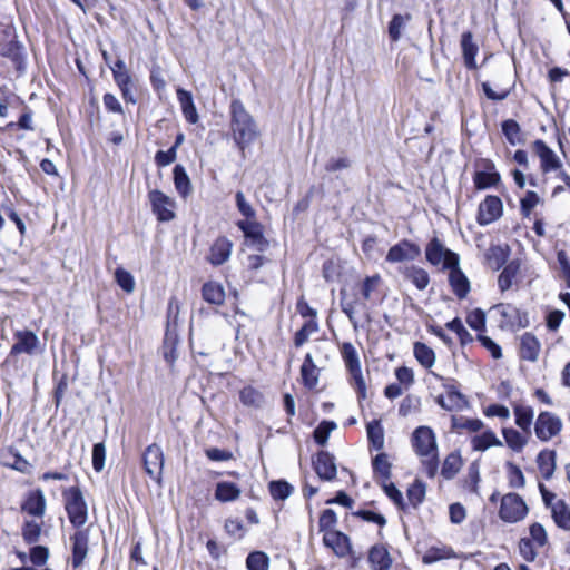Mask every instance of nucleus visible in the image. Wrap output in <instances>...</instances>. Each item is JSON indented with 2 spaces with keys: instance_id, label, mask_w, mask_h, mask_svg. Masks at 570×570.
Listing matches in <instances>:
<instances>
[{
  "instance_id": "nucleus-10",
  "label": "nucleus",
  "mask_w": 570,
  "mask_h": 570,
  "mask_svg": "<svg viewBox=\"0 0 570 570\" xmlns=\"http://www.w3.org/2000/svg\"><path fill=\"white\" fill-rule=\"evenodd\" d=\"M142 464L146 473L157 482H160L164 469V453L159 445H148L142 454Z\"/></svg>"
},
{
  "instance_id": "nucleus-43",
  "label": "nucleus",
  "mask_w": 570,
  "mask_h": 570,
  "mask_svg": "<svg viewBox=\"0 0 570 570\" xmlns=\"http://www.w3.org/2000/svg\"><path fill=\"white\" fill-rule=\"evenodd\" d=\"M367 438L376 450L384 446V430L379 421H372L367 424Z\"/></svg>"
},
{
  "instance_id": "nucleus-40",
  "label": "nucleus",
  "mask_w": 570,
  "mask_h": 570,
  "mask_svg": "<svg viewBox=\"0 0 570 570\" xmlns=\"http://www.w3.org/2000/svg\"><path fill=\"white\" fill-rule=\"evenodd\" d=\"M455 556L454 551L449 547H432L423 556V562L431 564L443 559H450Z\"/></svg>"
},
{
  "instance_id": "nucleus-13",
  "label": "nucleus",
  "mask_w": 570,
  "mask_h": 570,
  "mask_svg": "<svg viewBox=\"0 0 570 570\" xmlns=\"http://www.w3.org/2000/svg\"><path fill=\"white\" fill-rule=\"evenodd\" d=\"M420 255L421 249L416 244L409 240H402L389 249L385 259L390 263H402L415 261Z\"/></svg>"
},
{
  "instance_id": "nucleus-7",
  "label": "nucleus",
  "mask_w": 570,
  "mask_h": 570,
  "mask_svg": "<svg viewBox=\"0 0 570 570\" xmlns=\"http://www.w3.org/2000/svg\"><path fill=\"white\" fill-rule=\"evenodd\" d=\"M151 210L159 222H170L175 218L176 202L165 193L154 189L148 193Z\"/></svg>"
},
{
  "instance_id": "nucleus-4",
  "label": "nucleus",
  "mask_w": 570,
  "mask_h": 570,
  "mask_svg": "<svg viewBox=\"0 0 570 570\" xmlns=\"http://www.w3.org/2000/svg\"><path fill=\"white\" fill-rule=\"evenodd\" d=\"M341 355L347 371L354 381V386L357 391L358 397L365 399L366 384L362 374L361 362L355 346L350 342L343 343L341 345Z\"/></svg>"
},
{
  "instance_id": "nucleus-54",
  "label": "nucleus",
  "mask_w": 570,
  "mask_h": 570,
  "mask_svg": "<svg viewBox=\"0 0 570 570\" xmlns=\"http://www.w3.org/2000/svg\"><path fill=\"white\" fill-rule=\"evenodd\" d=\"M410 19V16L395 14L389 26V35L393 41H397L401 37V31L405 24V21Z\"/></svg>"
},
{
  "instance_id": "nucleus-63",
  "label": "nucleus",
  "mask_w": 570,
  "mask_h": 570,
  "mask_svg": "<svg viewBox=\"0 0 570 570\" xmlns=\"http://www.w3.org/2000/svg\"><path fill=\"white\" fill-rule=\"evenodd\" d=\"M177 158V153H175V148H169L168 150H158L155 155V163L158 167H166L174 163Z\"/></svg>"
},
{
  "instance_id": "nucleus-55",
  "label": "nucleus",
  "mask_w": 570,
  "mask_h": 570,
  "mask_svg": "<svg viewBox=\"0 0 570 570\" xmlns=\"http://www.w3.org/2000/svg\"><path fill=\"white\" fill-rule=\"evenodd\" d=\"M425 497V487L421 482H414L407 489V498L413 507H417Z\"/></svg>"
},
{
  "instance_id": "nucleus-44",
  "label": "nucleus",
  "mask_w": 570,
  "mask_h": 570,
  "mask_svg": "<svg viewBox=\"0 0 570 570\" xmlns=\"http://www.w3.org/2000/svg\"><path fill=\"white\" fill-rule=\"evenodd\" d=\"M239 399L245 406L258 407L263 403V394L252 386L240 390Z\"/></svg>"
},
{
  "instance_id": "nucleus-35",
  "label": "nucleus",
  "mask_w": 570,
  "mask_h": 570,
  "mask_svg": "<svg viewBox=\"0 0 570 570\" xmlns=\"http://www.w3.org/2000/svg\"><path fill=\"white\" fill-rule=\"evenodd\" d=\"M413 353L417 362L426 367L431 368L435 363V353L426 344L416 342L413 347Z\"/></svg>"
},
{
  "instance_id": "nucleus-46",
  "label": "nucleus",
  "mask_w": 570,
  "mask_h": 570,
  "mask_svg": "<svg viewBox=\"0 0 570 570\" xmlns=\"http://www.w3.org/2000/svg\"><path fill=\"white\" fill-rule=\"evenodd\" d=\"M318 331V324L315 320H308L302 328L295 334L294 344L295 346H302L309 336Z\"/></svg>"
},
{
  "instance_id": "nucleus-39",
  "label": "nucleus",
  "mask_w": 570,
  "mask_h": 570,
  "mask_svg": "<svg viewBox=\"0 0 570 570\" xmlns=\"http://www.w3.org/2000/svg\"><path fill=\"white\" fill-rule=\"evenodd\" d=\"M391 468L392 465L386 453H380L373 459L374 474L381 478L382 482L390 480Z\"/></svg>"
},
{
  "instance_id": "nucleus-15",
  "label": "nucleus",
  "mask_w": 570,
  "mask_h": 570,
  "mask_svg": "<svg viewBox=\"0 0 570 570\" xmlns=\"http://www.w3.org/2000/svg\"><path fill=\"white\" fill-rule=\"evenodd\" d=\"M313 466L321 480L332 481L336 478L337 469L334 456L326 451H320L313 460Z\"/></svg>"
},
{
  "instance_id": "nucleus-38",
  "label": "nucleus",
  "mask_w": 570,
  "mask_h": 570,
  "mask_svg": "<svg viewBox=\"0 0 570 570\" xmlns=\"http://www.w3.org/2000/svg\"><path fill=\"white\" fill-rule=\"evenodd\" d=\"M539 470L544 479H550L556 469V452L543 451L538 456Z\"/></svg>"
},
{
  "instance_id": "nucleus-37",
  "label": "nucleus",
  "mask_w": 570,
  "mask_h": 570,
  "mask_svg": "<svg viewBox=\"0 0 570 570\" xmlns=\"http://www.w3.org/2000/svg\"><path fill=\"white\" fill-rule=\"evenodd\" d=\"M554 522L564 530H570V511L562 500H557L551 509Z\"/></svg>"
},
{
  "instance_id": "nucleus-14",
  "label": "nucleus",
  "mask_w": 570,
  "mask_h": 570,
  "mask_svg": "<svg viewBox=\"0 0 570 570\" xmlns=\"http://www.w3.org/2000/svg\"><path fill=\"white\" fill-rule=\"evenodd\" d=\"M532 149L540 158V168L542 173L556 171L562 167L560 158L543 140H535L532 145Z\"/></svg>"
},
{
  "instance_id": "nucleus-18",
  "label": "nucleus",
  "mask_w": 570,
  "mask_h": 570,
  "mask_svg": "<svg viewBox=\"0 0 570 570\" xmlns=\"http://www.w3.org/2000/svg\"><path fill=\"white\" fill-rule=\"evenodd\" d=\"M499 181L500 175L495 171L494 164L490 160H484V170H478L473 176V183L478 190L497 186Z\"/></svg>"
},
{
  "instance_id": "nucleus-11",
  "label": "nucleus",
  "mask_w": 570,
  "mask_h": 570,
  "mask_svg": "<svg viewBox=\"0 0 570 570\" xmlns=\"http://www.w3.org/2000/svg\"><path fill=\"white\" fill-rule=\"evenodd\" d=\"M14 343L11 346L10 355L28 354L33 355L41 351V343L36 333L31 331H16Z\"/></svg>"
},
{
  "instance_id": "nucleus-52",
  "label": "nucleus",
  "mask_w": 570,
  "mask_h": 570,
  "mask_svg": "<svg viewBox=\"0 0 570 570\" xmlns=\"http://www.w3.org/2000/svg\"><path fill=\"white\" fill-rule=\"evenodd\" d=\"M502 131L511 145H517L520 141V126L517 121L512 119L503 121Z\"/></svg>"
},
{
  "instance_id": "nucleus-58",
  "label": "nucleus",
  "mask_w": 570,
  "mask_h": 570,
  "mask_svg": "<svg viewBox=\"0 0 570 570\" xmlns=\"http://www.w3.org/2000/svg\"><path fill=\"white\" fill-rule=\"evenodd\" d=\"M237 226L244 233L246 240H250L253 237L262 233L261 225L253 220H239Z\"/></svg>"
},
{
  "instance_id": "nucleus-12",
  "label": "nucleus",
  "mask_w": 570,
  "mask_h": 570,
  "mask_svg": "<svg viewBox=\"0 0 570 570\" xmlns=\"http://www.w3.org/2000/svg\"><path fill=\"white\" fill-rule=\"evenodd\" d=\"M503 205L499 197L489 195L479 205L478 223L489 225L502 216Z\"/></svg>"
},
{
  "instance_id": "nucleus-28",
  "label": "nucleus",
  "mask_w": 570,
  "mask_h": 570,
  "mask_svg": "<svg viewBox=\"0 0 570 570\" xmlns=\"http://www.w3.org/2000/svg\"><path fill=\"white\" fill-rule=\"evenodd\" d=\"M177 98L186 120L190 124L198 121V114L193 101L191 94L185 89H177Z\"/></svg>"
},
{
  "instance_id": "nucleus-1",
  "label": "nucleus",
  "mask_w": 570,
  "mask_h": 570,
  "mask_svg": "<svg viewBox=\"0 0 570 570\" xmlns=\"http://www.w3.org/2000/svg\"><path fill=\"white\" fill-rule=\"evenodd\" d=\"M232 129L235 141L244 149L250 145L259 135L253 117L245 109L239 100H234L230 105Z\"/></svg>"
},
{
  "instance_id": "nucleus-42",
  "label": "nucleus",
  "mask_w": 570,
  "mask_h": 570,
  "mask_svg": "<svg viewBox=\"0 0 570 570\" xmlns=\"http://www.w3.org/2000/svg\"><path fill=\"white\" fill-rule=\"evenodd\" d=\"M461 466V455L453 452L445 458L441 473L445 479H452L460 471Z\"/></svg>"
},
{
  "instance_id": "nucleus-24",
  "label": "nucleus",
  "mask_w": 570,
  "mask_h": 570,
  "mask_svg": "<svg viewBox=\"0 0 570 570\" xmlns=\"http://www.w3.org/2000/svg\"><path fill=\"white\" fill-rule=\"evenodd\" d=\"M368 561L373 570H390L392 559L383 546H374L368 552Z\"/></svg>"
},
{
  "instance_id": "nucleus-23",
  "label": "nucleus",
  "mask_w": 570,
  "mask_h": 570,
  "mask_svg": "<svg viewBox=\"0 0 570 570\" xmlns=\"http://www.w3.org/2000/svg\"><path fill=\"white\" fill-rule=\"evenodd\" d=\"M461 49L464 63L469 69L476 68L475 57L478 55V45L473 41V36L470 31L463 32L461 36Z\"/></svg>"
},
{
  "instance_id": "nucleus-32",
  "label": "nucleus",
  "mask_w": 570,
  "mask_h": 570,
  "mask_svg": "<svg viewBox=\"0 0 570 570\" xmlns=\"http://www.w3.org/2000/svg\"><path fill=\"white\" fill-rule=\"evenodd\" d=\"M242 491L233 482H218L215 490V498L220 502H230L239 498Z\"/></svg>"
},
{
  "instance_id": "nucleus-49",
  "label": "nucleus",
  "mask_w": 570,
  "mask_h": 570,
  "mask_svg": "<svg viewBox=\"0 0 570 570\" xmlns=\"http://www.w3.org/2000/svg\"><path fill=\"white\" fill-rule=\"evenodd\" d=\"M269 491L274 499L285 500L293 492V487L286 481H273L269 483Z\"/></svg>"
},
{
  "instance_id": "nucleus-21",
  "label": "nucleus",
  "mask_w": 570,
  "mask_h": 570,
  "mask_svg": "<svg viewBox=\"0 0 570 570\" xmlns=\"http://www.w3.org/2000/svg\"><path fill=\"white\" fill-rule=\"evenodd\" d=\"M541 351L540 341L532 333H524L520 337V357L529 362H537Z\"/></svg>"
},
{
  "instance_id": "nucleus-47",
  "label": "nucleus",
  "mask_w": 570,
  "mask_h": 570,
  "mask_svg": "<svg viewBox=\"0 0 570 570\" xmlns=\"http://www.w3.org/2000/svg\"><path fill=\"white\" fill-rule=\"evenodd\" d=\"M268 556L262 551H255L248 554L246 566L249 570H268Z\"/></svg>"
},
{
  "instance_id": "nucleus-60",
  "label": "nucleus",
  "mask_w": 570,
  "mask_h": 570,
  "mask_svg": "<svg viewBox=\"0 0 570 570\" xmlns=\"http://www.w3.org/2000/svg\"><path fill=\"white\" fill-rule=\"evenodd\" d=\"M351 159L346 156L337 157V158H331L326 165L325 170L328 173H335L340 170H344L351 167Z\"/></svg>"
},
{
  "instance_id": "nucleus-51",
  "label": "nucleus",
  "mask_w": 570,
  "mask_h": 570,
  "mask_svg": "<svg viewBox=\"0 0 570 570\" xmlns=\"http://www.w3.org/2000/svg\"><path fill=\"white\" fill-rule=\"evenodd\" d=\"M117 284L126 292L132 293L135 289V279L132 275L124 268H117L115 272Z\"/></svg>"
},
{
  "instance_id": "nucleus-61",
  "label": "nucleus",
  "mask_w": 570,
  "mask_h": 570,
  "mask_svg": "<svg viewBox=\"0 0 570 570\" xmlns=\"http://www.w3.org/2000/svg\"><path fill=\"white\" fill-rule=\"evenodd\" d=\"M9 454L12 456L13 460L4 462L7 466L23 473L29 470V462L24 458H22L18 452H13V450L10 449Z\"/></svg>"
},
{
  "instance_id": "nucleus-36",
  "label": "nucleus",
  "mask_w": 570,
  "mask_h": 570,
  "mask_svg": "<svg viewBox=\"0 0 570 570\" xmlns=\"http://www.w3.org/2000/svg\"><path fill=\"white\" fill-rule=\"evenodd\" d=\"M436 401L446 411L459 410L464 404L463 395L456 391H448L445 394L438 396Z\"/></svg>"
},
{
  "instance_id": "nucleus-48",
  "label": "nucleus",
  "mask_w": 570,
  "mask_h": 570,
  "mask_svg": "<svg viewBox=\"0 0 570 570\" xmlns=\"http://www.w3.org/2000/svg\"><path fill=\"white\" fill-rule=\"evenodd\" d=\"M336 429V424L331 421H323L314 430V440L320 445H325L332 431Z\"/></svg>"
},
{
  "instance_id": "nucleus-20",
  "label": "nucleus",
  "mask_w": 570,
  "mask_h": 570,
  "mask_svg": "<svg viewBox=\"0 0 570 570\" xmlns=\"http://www.w3.org/2000/svg\"><path fill=\"white\" fill-rule=\"evenodd\" d=\"M72 558L71 563L75 568L80 567L88 553V532L85 530L77 531L72 537Z\"/></svg>"
},
{
  "instance_id": "nucleus-31",
  "label": "nucleus",
  "mask_w": 570,
  "mask_h": 570,
  "mask_svg": "<svg viewBox=\"0 0 570 570\" xmlns=\"http://www.w3.org/2000/svg\"><path fill=\"white\" fill-rule=\"evenodd\" d=\"M520 272L519 261H511L499 275L498 284L502 292L508 291Z\"/></svg>"
},
{
  "instance_id": "nucleus-56",
  "label": "nucleus",
  "mask_w": 570,
  "mask_h": 570,
  "mask_svg": "<svg viewBox=\"0 0 570 570\" xmlns=\"http://www.w3.org/2000/svg\"><path fill=\"white\" fill-rule=\"evenodd\" d=\"M41 533V527L35 521H27L22 529L23 539L28 543H35L38 541Z\"/></svg>"
},
{
  "instance_id": "nucleus-53",
  "label": "nucleus",
  "mask_w": 570,
  "mask_h": 570,
  "mask_svg": "<svg viewBox=\"0 0 570 570\" xmlns=\"http://www.w3.org/2000/svg\"><path fill=\"white\" fill-rule=\"evenodd\" d=\"M466 323L475 331L485 330V313L481 308L471 311L466 316Z\"/></svg>"
},
{
  "instance_id": "nucleus-16",
  "label": "nucleus",
  "mask_w": 570,
  "mask_h": 570,
  "mask_svg": "<svg viewBox=\"0 0 570 570\" xmlns=\"http://www.w3.org/2000/svg\"><path fill=\"white\" fill-rule=\"evenodd\" d=\"M323 543L340 558L346 557L351 552V542L348 537L340 531H325L323 535Z\"/></svg>"
},
{
  "instance_id": "nucleus-50",
  "label": "nucleus",
  "mask_w": 570,
  "mask_h": 570,
  "mask_svg": "<svg viewBox=\"0 0 570 570\" xmlns=\"http://www.w3.org/2000/svg\"><path fill=\"white\" fill-rule=\"evenodd\" d=\"M507 470H508V481H509V485L511 488L519 489V488L524 487V483H525L524 475L518 465L509 462V463H507Z\"/></svg>"
},
{
  "instance_id": "nucleus-59",
  "label": "nucleus",
  "mask_w": 570,
  "mask_h": 570,
  "mask_svg": "<svg viewBox=\"0 0 570 570\" xmlns=\"http://www.w3.org/2000/svg\"><path fill=\"white\" fill-rule=\"evenodd\" d=\"M106 449L104 443H96L92 448V466L100 472L105 466Z\"/></svg>"
},
{
  "instance_id": "nucleus-34",
  "label": "nucleus",
  "mask_w": 570,
  "mask_h": 570,
  "mask_svg": "<svg viewBox=\"0 0 570 570\" xmlns=\"http://www.w3.org/2000/svg\"><path fill=\"white\" fill-rule=\"evenodd\" d=\"M513 410L515 424L524 432L530 433L534 416L533 409L527 405H515Z\"/></svg>"
},
{
  "instance_id": "nucleus-8",
  "label": "nucleus",
  "mask_w": 570,
  "mask_h": 570,
  "mask_svg": "<svg viewBox=\"0 0 570 570\" xmlns=\"http://www.w3.org/2000/svg\"><path fill=\"white\" fill-rule=\"evenodd\" d=\"M490 312L498 317L499 327L502 330L525 327L528 325L525 315H522L517 307L510 304L494 305Z\"/></svg>"
},
{
  "instance_id": "nucleus-26",
  "label": "nucleus",
  "mask_w": 570,
  "mask_h": 570,
  "mask_svg": "<svg viewBox=\"0 0 570 570\" xmlns=\"http://www.w3.org/2000/svg\"><path fill=\"white\" fill-rule=\"evenodd\" d=\"M509 247L501 245L491 246L485 253L487 264L493 271L500 269L508 261Z\"/></svg>"
},
{
  "instance_id": "nucleus-3",
  "label": "nucleus",
  "mask_w": 570,
  "mask_h": 570,
  "mask_svg": "<svg viewBox=\"0 0 570 570\" xmlns=\"http://www.w3.org/2000/svg\"><path fill=\"white\" fill-rule=\"evenodd\" d=\"M62 495L69 521L76 528L82 527L88 519V508L81 490L78 487H71L66 489Z\"/></svg>"
},
{
  "instance_id": "nucleus-29",
  "label": "nucleus",
  "mask_w": 570,
  "mask_h": 570,
  "mask_svg": "<svg viewBox=\"0 0 570 570\" xmlns=\"http://www.w3.org/2000/svg\"><path fill=\"white\" fill-rule=\"evenodd\" d=\"M471 445L474 451L484 452L492 446H501L502 442L491 430H487L481 434L471 439Z\"/></svg>"
},
{
  "instance_id": "nucleus-45",
  "label": "nucleus",
  "mask_w": 570,
  "mask_h": 570,
  "mask_svg": "<svg viewBox=\"0 0 570 570\" xmlns=\"http://www.w3.org/2000/svg\"><path fill=\"white\" fill-rule=\"evenodd\" d=\"M380 282H381V277L377 274L373 275V276L365 277V279L361 284V299H358V301L364 302V304L367 301H371L372 294H373V292L376 291Z\"/></svg>"
},
{
  "instance_id": "nucleus-64",
  "label": "nucleus",
  "mask_w": 570,
  "mask_h": 570,
  "mask_svg": "<svg viewBox=\"0 0 570 570\" xmlns=\"http://www.w3.org/2000/svg\"><path fill=\"white\" fill-rule=\"evenodd\" d=\"M49 557V550L43 546H36L30 551V560L36 566H43Z\"/></svg>"
},
{
  "instance_id": "nucleus-9",
  "label": "nucleus",
  "mask_w": 570,
  "mask_h": 570,
  "mask_svg": "<svg viewBox=\"0 0 570 570\" xmlns=\"http://www.w3.org/2000/svg\"><path fill=\"white\" fill-rule=\"evenodd\" d=\"M425 256L428 262L435 266L442 264L444 268H449L459 265V256L445 248L438 238L428 244Z\"/></svg>"
},
{
  "instance_id": "nucleus-17",
  "label": "nucleus",
  "mask_w": 570,
  "mask_h": 570,
  "mask_svg": "<svg viewBox=\"0 0 570 570\" xmlns=\"http://www.w3.org/2000/svg\"><path fill=\"white\" fill-rule=\"evenodd\" d=\"M233 243L227 237H218L209 248L208 262L214 266L226 263L233 250Z\"/></svg>"
},
{
  "instance_id": "nucleus-27",
  "label": "nucleus",
  "mask_w": 570,
  "mask_h": 570,
  "mask_svg": "<svg viewBox=\"0 0 570 570\" xmlns=\"http://www.w3.org/2000/svg\"><path fill=\"white\" fill-rule=\"evenodd\" d=\"M318 373L320 370L314 364L312 355L306 354L304 362L301 366V376L303 380V384L307 389H314L318 383Z\"/></svg>"
},
{
  "instance_id": "nucleus-22",
  "label": "nucleus",
  "mask_w": 570,
  "mask_h": 570,
  "mask_svg": "<svg viewBox=\"0 0 570 570\" xmlns=\"http://www.w3.org/2000/svg\"><path fill=\"white\" fill-rule=\"evenodd\" d=\"M449 282L454 294L460 298L466 297L470 292V282L466 276L459 268V265L449 267Z\"/></svg>"
},
{
  "instance_id": "nucleus-6",
  "label": "nucleus",
  "mask_w": 570,
  "mask_h": 570,
  "mask_svg": "<svg viewBox=\"0 0 570 570\" xmlns=\"http://www.w3.org/2000/svg\"><path fill=\"white\" fill-rule=\"evenodd\" d=\"M562 420L549 411L539 413L534 422L535 436L542 442H548L554 436L559 435L562 431Z\"/></svg>"
},
{
  "instance_id": "nucleus-62",
  "label": "nucleus",
  "mask_w": 570,
  "mask_h": 570,
  "mask_svg": "<svg viewBox=\"0 0 570 570\" xmlns=\"http://www.w3.org/2000/svg\"><path fill=\"white\" fill-rule=\"evenodd\" d=\"M385 494L400 508H403V495L392 482H382Z\"/></svg>"
},
{
  "instance_id": "nucleus-25",
  "label": "nucleus",
  "mask_w": 570,
  "mask_h": 570,
  "mask_svg": "<svg viewBox=\"0 0 570 570\" xmlns=\"http://www.w3.org/2000/svg\"><path fill=\"white\" fill-rule=\"evenodd\" d=\"M401 273L420 291L425 289L430 283V276L422 267L405 266L401 268Z\"/></svg>"
},
{
  "instance_id": "nucleus-41",
  "label": "nucleus",
  "mask_w": 570,
  "mask_h": 570,
  "mask_svg": "<svg viewBox=\"0 0 570 570\" xmlns=\"http://www.w3.org/2000/svg\"><path fill=\"white\" fill-rule=\"evenodd\" d=\"M502 434L508 446L515 452H521L528 442L527 438L514 429H503Z\"/></svg>"
},
{
  "instance_id": "nucleus-19",
  "label": "nucleus",
  "mask_w": 570,
  "mask_h": 570,
  "mask_svg": "<svg viewBox=\"0 0 570 570\" xmlns=\"http://www.w3.org/2000/svg\"><path fill=\"white\" fill-rule=\"evenodd\" d=\"M46 507L47 503L43 491L36 489L28 493L21 509L30 515L41 518L46 512Z\"/></svg>"
},
{
  "instance_id": "nucleus-30",
  "label": "nucleus",
  "mask_w": 570,
  "mask_h": 570,
  "mask_svg": "<svg viewBox=\"0 0 570 570\" xmlns=\"http://www.w3.org/2000/svg\"><path fill=\"white\" fill-rule=\"evenodd\" d=\"M203 298L214 305H222L225 301V289L216 282H207L202 288Z\"/></svg>"
},
{
  "instance_id": "nucleus-5",
  "label": "nucleus",
  "mask_w": 570,
  "mask_h": 570,
  "mask_svg": "<svg viewBox=\"0 0 570 570\" xmlns=\"http://www.w3.org/2000/svg\"><path fill=\"white\" fill-rule=\"evenodd\" d=\"M528 505L517 493H508L501 498L499 517L508 523L523 520L528 514Z\"/></svg>"
},
{
  "instance_id": "nucleus-57",
  "label": "nucleus",
  "mask_w": 570,
  "mask_h": 570,
  "mask_svg": "<svg viewBox=\"0 0 570 570\" xmlns=\"http://www.w3.org/2000/svg\"><path fill=\"white\" fill-rule=\"evenodd\" d=\"M540 203V197L535 191H528L521 199V212L524 217H529L531 210Z\"/></svg>"
},
{
  "instance_id": "nucleus-33",
  "label": "nucleus",
  "mask_w": 570,
  "mask_h": 570,
  "mask_svg": "<svg viewBox=\"0 0 570 570\" xmlns=\"http://www.w3.org/2000/svg\"><path fill=\"white\" fill-rule=\"evenodd\" d=\"M174 184L181 197L185 198L191 193L190 179L181 165H176L174 168Z\"/></svg>"
},
{
  "instance_id": "nucleus-2",
  "label": "nucleus",
  "mask_w": 570,
  "mask_h": 570,
  "mask_svg": "<svg viewBox=\"0 0 570 570\" xmlns=\"http://www.w3.org/2000/svg\"><path fill=\"white\" fill-rule=\"evenodd\" d=\"M412 445L426 464L429 475L433 476L438 468V444L433 430L425 425L415 429L412 434Z\"/></svg>"
}]
</instances>
